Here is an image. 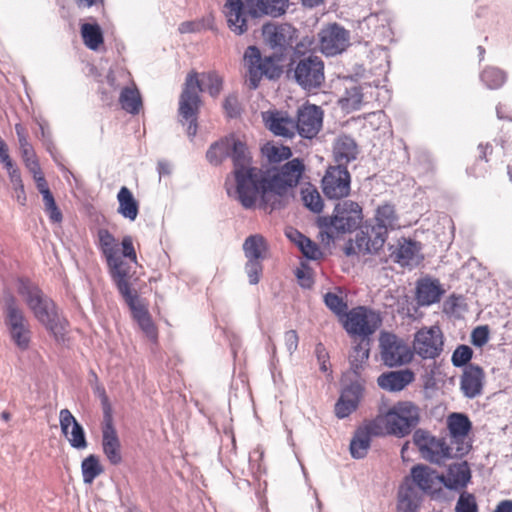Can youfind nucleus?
<instances>
[{"instance_id": "obj_47", "label": "nucleus", "mask_w": 512, "mask_h": 512, "mask_svg": "<svg viewBox=\"0 0 512 512\" xmlns=\"http://www.w3.org/2000/svg\"><path fill=\"white\" fill-rule=\"evenodd\" d=\"M301 197L304 205L315 213H320L323 209V200L317 188L307 184L301 190Z\"/></svg>"}, {"instance_id": "obj_63", "label": "nucleus", "mask_w": 512, "mask_h": 512, "mask_svg": "<svg viewBox=\"0 0 512 512\" xmlns=\"http://www.w3.org/2000/svg\"><path fill=\"white\" fill-rule=\"evenodd\" d=\"M285 345L290 353L296 351L299 343V337L295 330H289L284 335Z\"/></svg>"}, {"instance_id": "obj_25", "label": "nucleus", "mask_w": 512, "mask_h": 512, "mask_svg": "<svg viewBox=\"0 0 512 512\" xmlns=\"http://www.w3.org/2000/svg\"><path fill=\"white\" fill-rule=\"evenodd\" d=\"M262 34L272 48L285 49L292 44L296 29L287 23H267L262 27Z\"/></svg>"}, {"instance_id": "obj_9", "label": "nucleus", "mask_w": 512, "mask_h": 512, "mask_svg": "<svg viewBox=\"0 0 512 512\" xmlns=\"http://www.w3.org/2000/svg\"><path fill=\"white\" fill-rule=\"evenodd\" d=\"M244 64L247 68V83L250 89H256L263 76L275 79L281 75L277 59L274 56L262 57L256 46H249L245 50Z\"/></svg>"}, {"instance_id": "obj_27", "label": "nucleus", "mask_w": 512, "mask_h": 512, "mask_svg": "<svg viewBox=\"0 0 512 512\" xmlns=\"http://www.w3.org/2000/svg\"><path fill=\"white\" fill-rule=\"evenodd\" d=\"M289 0H244V6L247 7L246 15L252 17H261L269 15L278 17L286 12Z\"/></svg>"}, {"instance_id": "obj_44", "label": "nucleus", "mask_w": 512, "mask_h": 512, "mask_svg": "<svg viewBox=\"0 0 512 512\" xmlns=\"http://www.w3.org/2000/svg\"><path fill=\"white\" fill-rule=\"evenodd\" d=\"M121 107L130 114H138L142 101L137 88L124 87L119 96Z\"/></svg>"}, {"instance_id": "obj_8", "label": "nucleus", "mask_w": 512, "mask_h": 512, "mask_svg": "<svg viewBox=\"0 0 512 512\" xmlns=\"http://www.w3.org/2000/svg\"><path fill=\"white\" fill-rule=\"evenodd\" d=\"M4 323L12 342L21 350L30 347L32 332L30 324L12 294L4 296Z\"/></svg>"}, {"instance_id": "obj_58", "label": "nucleus", "mask_w": 512, "mask_h": 512, "mask_svg": "<svg viewBox=\"0 0 512 512\" xmlns=\"http://www.w3.org/2000/svg\"><path fill=\"white\" fill-rule=\"evenodd\" d=\"M295 275L298 279L299 284L303 288H311L312 287V285L314 283L313 273H312V270L308 266L302 264L301 268H298L296 270Z\"/></svg>"}, {"instance_id": "obj_40", "label": "nucleus", "mask_w": 512, "mask_h": 512, "mask_svg": "<svg viewBox=\"0 0 512 512\" xmlns=\"http://www.w3.org/2000/svg\"><path fill=\"white\" fill-rule=\"evenodd\" d=\"M231 152V135L213 143L206 152V158L212 165H220Z\"/></svg>"}, {"instance_id": "obj_23", "label": "nucleus", "mask_w": 512, "mask_h": 512, "mask_svg": "<svg viewBox=\"0 0 512 512\" xmlns=\"http://www.w3.org/2000/svg\"><path fill=\"white\" fill-rule=\"evenodd\" d=\"M60 427L70 445L76 449H85L87 441L83 427L77 422L70 410L62 409L59 413Z\"/></svg>"}, {"instance_id": "obj_15", "label": "nucleus", "mask_w": 512, "mask_h": 512, "mask_svg": "<svg viewBox=\"0 0 512 512\" xmlns=\"http://www.w3.org/2000/svg\"><path fill=\"white\" fill-rule=\"evenodd\" d=\"M449 432L450 443L455 447L458 455L465 456L471 450V440L469 433L472 429V423L468 416L462 413H451L446 420Z\"/></svg>"}, {"instance_id": "obj_4", "label": "nucleus", "mask_w": 512, "mask_h": 512, "mask_svg": "<svg viewBox=\"0 0 512 512\" xmlns=\"http://www.w3.org/2000/svg\"><path fill=\"white\" fill-rule=\"evenodd\" d=\"M419 421L420 409L411 401H399L373 419L382 435L396 437L409 435Z\"/></svg>"}, {"instance_id": "obj_33", "label": "nucleus", "mask_w": 512, "mask_h": 512, "mask_svg": "<svg viewBox=\"0 0 512 512\" xmlns=\"http://www.w3.org/2000/svg\"><path fill=\"white\" fill-rule=\"evenodd\" d=\"M471 478L467 462L455 463L449 466L447 474L440 479L449 489L463 488Z\"/></svg>"}, {"instance_id": "obj_46", "label": "nucleus", "mask_w": 512, "mask_h": 512, "mask_svg": "<svg viewBox=\"0 0 512 512\" xmlns=\"http://www.w3.org/2000/svg\"><path fill=\"white\" fill-rule=\"evenodd\" d=\"M478 151H479L478 159L467 170L468 173L475 178L484 177L486 175V173H487L486 163L488 162L487 156L492 153L493 147H492V145H490L488 143L487 144H479Z\"/></svg>"}, {"instance_id": "obj_41", "label": "nucleus", "mask_w": 512, "mask_h": 512, "mask_svg": "<svg viewBox=\"0 0 512 512\" xmlns=\"http://www.w3.org/2000/svg\"><path fill=\"white\" fill-rule=\"evenodd\" d=\"M81 472L83 482L92 484L94 480L104 472V468L100 463L99 457L94 454L88 455L81 463Z\"/></svg>"}, {"instance_id": "obj_42", "label": "nucleus", "mask_w": 512, "mask_h": 512, "mask_svg": "<svg viewBox=\"0 0 512 512\" xmlns=\"http://www.w3.org/2000/svg\"><path fill=\"white\" fill-rule=\"evenodd\" d=\"M266 249V241L260 234L249 236L243 244V250L247 259L262 260Z\"/></svg>"}, {"instance_id": "obj_17", "label": "nucleus", "mask_w": 512, "mask_h": 512, "mask_svg": "<svg viewBox=\"0 0 512 512\" xmlns=\"http://www.w3.org/2000/svg\"><path fill=\"white\" fill-rule=\"evenodd\" d=\"M323 111L313 104H305L298 110L295 133L307 139L315 137L322 128Z\"/></svg>"}, {"instance_id": "obj_61", "label": "nucleus", "mask_w": 512, "mask_h": 512, "mask_svg": "<svg viewBox=\"0 0 512 512\" xmlns=\"http://www.w3.org/2000/svg\"><path fill=\"white\" fill-rule=\"evenodd\" d=\"M317 360L320 364V370L324 373L329 371V355L323 346V344L319 343L315 349Z\"/></svg>"}, {"instance_id": "obj_48", "label": "nucleus", "mask_w": 512, "mask_h": 512, "mask_svg": "<svg viewBox=\"0 0 512 512\" xmlns=\"http://www.w3.org/2000/svg\"><path fill=\"white\" fill-rule=\"evenodd\" d=\"M480 77L489 89H499L507 79L505 72L497 67H486Z\"/></svg>"}, {"instance_id": "obj_7", "label": "nucleus", "mask_w": 512, "mask_h": 512, "mask_svg": "<svg viewBox=\"0 0 512 512\" xmlns=\"http://www.w3.org/2000/svg\"><path fill=\"white\" fill-rule=\"evenodd\" d=\"M413 442L421 457L433 464H442L452 458H461L455 447L446 440L428 430L417 429L413 434Z\"/></svg>"}, {"instance_id": "obj_20", "label": "nucleus", "mask_w": 512, "mask_h": 512, "mask_svg": "<svg viewBox=\"0 0 512 512\" xmlns=\"http://www.w3.org/2000/svg\"><path fill=\"white\" fill-rule=\"evenodd\" d=\"M125 303L128 305L133 319L137 322L142 332L150 341L156 342L158 339V328L149 313L147 304L138 295L125 300Z\"/></svg>"}, {"instance_id": "obj_34", "label": "nucleus", "mask_w": 512, "mask_h": 512, "mask_svg": "<svg viewBox=\"0 0 512 512\" xmlns=\"http://www.w3.org/2000/svg\"><path fill=\"white\" fill-rule=\"evenodd\" d=\"M420 494L412 484H402L398 490L397 512H416L420 506Z\"/></svg>"}, {"instance_id": "obj_37", "label": "nucleus", "mask_w": 512, "mask_h": 512, "mask_svg": "<svg viewBox=\"0 0 512 512\" xmlns=\"http://www.w3.org/2000/svg\"><path fill=\"white\" fill-rule=\"evenodd\" d=\"M419 251L416 242L405 238L398 241L397 246L391 253L392 259L402 266L409 265Z\"/></svg>"}, {"instance_id": "obj_10", "label": "nucleus", "mask_w": 512, "mask_h": 512, "mask_svg": "<svg viewBox=\"0 0 512 512\" xmlns=\"http://www.w3.org/2000/svg\"><path fill=\"white\" fill-rule=\"evenodd\" d=\"M363 219L361 206L354 201L346 200L335 206L332 217H321L318 224L337 233L351 232L358 228Z\"/></svg>"}, {"instance_id": "obj_57", "label": "nucleus", "mask_w": 512, "mask_h": 512, "mask_svg": "<svg viewBox=\"0 0 512 512\" xmlns=\"http://www.w3.org/2000/svg\"><path fill=\"white\" fill-rule=\"evenodd\" d=\"M94 392H95V394H97V396L100 399L102 409H103V418L113 417L110 400H109V397L106 393L104 386L101 384H96V386L94 388Z\"/></svg>"}, {"instance_id": "obj_5", "label": "nucleus", "mask_w": 512, "mask_h": 512, "mask_svg": "<svg viewBox=\"0 0 512 512\" xmlns=\"http://www.w3.org/2000/svg\"><path fill=\"white\" fill-rule=\"evenodd\" d=\"M121 247L122 256L107 262V266L113 282L125 301L138 295V293L131 288L130 283L133 275L130 263L137 264V254L131 236H124L122 238Z\"/></svg>"}, {"instance_id": "obj_38", "label": "nucleus", "mask_w": 512, "mask_h": 512, "mask_svg": "<svg viewBox=\"0 0 512 512\" xmlns=\"http://www.w3.org/2000/svg\"><path fill=\"white\" fill-rule=\"evenodd\" d=\"M372 237L368 233L361 232L356 235L354 241V249L357 250V253L366 254V253H376L385 243V240L377 233H373Z\"/></svg>"}, {"instance_id": "obj_16", "label": "nucleus", "mask_w": 512, "mask_h": 512, "mask_svg": "<svg viewBox=\"0 0 512 512\" xmlns=\"http://www.w3.org/2000/svg\"><path fill=\"white\" fill-rule=\"evenodd\" d=\"M351 177L344 165L330 166L322 178V190L329 199H342L350 193Z\"/></svg>"}, {"instance_id": "obj_14", "label": "nucleus", "mask_w": 512, "mask_h": 512, "mask_svg": "<svg viewBox=\"0 0 512 512\" xmlns=\"http://www.w3.org/2000/svg\"><path fill=\"white\" fill-rule=\"evenodd\" d=\"M294 77L304 89L319 88L324 82V63L315 55L300 58L294 68Z\"/></svg>"}, {"instance_id": "obj_36", "label": "nucleus", "mask_w": 512, "mask_h": 512, "mask_svg": "<svg viewBox=\"0 0 512 512\" xmlns=\"http://www.w3.org/2000/svg\"><path fill=\"white\" fill-rule=\"evenodd\" d=\"M97 246L105 258L106 263L120 257L119 242L106 228H100L97 231Z\"/></svg>"}, {"instance_id": "obj_62", "label": "nucleus", "mask_w": 512, "mask_h": 512, "mask_svg": "<svg viewBox=\"0 0 512 512\" xmlns=\"http://www.w3.org/2000/svg\"><path fill=\"white\" fill-rule=\"evenodd\" d=\"M5 169L8 173V177L12 185V188L23 184L21 172L19 168L16 166V164H12L11 167L7 166L5 167Z\"/></svg>"}, {"instance_id": "obj_45", "label": "nucleus", "mask_w": 512, "mask_h": 512, "mask_svg": "<svg viewBox=\"0 0 512 512\" xmlns=\"http://www.w3.org/2000/svg\"><path fill=\"white\" fill-rule=\"evenodd\" d=\"M370 353V340L361 339L360 342L355 345L350 353L349 359L350 364L355 373H359L363 364L367 362Z\"/></svg>"}, {"instance_id": "obj_3", "label": "nucleus", "mask_w": 512, "mask_h": 512, "mask_svg": "<svg viewBox=\"0 0 512 512\" xmlns=\"http://www.w3.org/2000/svg\"><path fill=\"white\" fill-rule=\"evenodd\" d=\"M231 157L238 199L243 207L253 204L255 183L261 179V169L251 166V155L245 142L231 135Z\"/></svg>"}, {"instance_id": "obj_18", "label": "nucleus", "mask_w": 512, "mask_h": 512, "mask_svg": "<svg viewBox=\"0 0 512 512\" xmlns=\"http://www.w3.org/2000/svg\"><path fill=\"white\" fill-rule=\"evenodd\" d=\"M320 50L326 56L342 53L349 45V33L337 24L329 25L319 33Z\"/></svg>"}, {"instance_id": "obj_24", "label": "nucleus", "mask_w": 512, "mask_h": 512, "mask_svg": "<svg viewBox=\"0 0 512 512\" xmlns=\"http://www.w3.org/2000/svg\"><path fill=\"white\" fill-rule=\"evenodd\" d=\"M381 430L375 425L373 420L366 422L363 426H360L350 442V453L353 458L360 459L364 458L371 444V438L373 436H381Z\"/></svg>"}, {"instance_id": "obj_13", "label": "nucleus", "mask_w": 512, "mask_h": 512, "mask_svg": "<svg viewBox=\"0 0 512 512\" xmlns=\"http://www.w3.org/2000/svg\"><path fill=\"white\" fill-rule=\"evenodd\" d=\"M412 351L420 358L435 359L443 351L444 336L439 326L422 327L419 329L413 339Z\"/></svg>"}, {"instance_id": "obj_12", "label": "nucleus", "mask_w": 512, "mask_h": 512, "mask_svg": "<svg viewBox=\"0 0 512 512\" xmlns=\"http://www.w3.org/2000/svg\"><path fill=\"white\" fill-rule=\"evenodd\" d=\"M380 316L372 310L359 306L345 313L343 327L351 336L369 339L381 325Z\"/></svg>"}, {"instance_id": "obj_51", "label": "nucleus", "mask_w": 512, "mask_h": 512, "mask_svg": "<svg viewBox=\"0 0 512 512\" xmlns=\"http://www.w3.org/2000/svg\"><path fill=\"white\" fill-rule=\"evenodd\" d=\"M455 512H478V506L473 494L463 492L456 504Z\"/></svg>"}, {"instance_id": "obj_55", "label": "nucleus", "mask_w": 512, "mask_h": 512, "mask_svg": "<svg viewBox=\"0 0 512 512\" xmlns=\"http://www.w3.org/2000/svg\"><path fill=\"white\" fill-rule=\"evenodd\" d=\"M43 202L45 212L47 213L50 221L53 223H60L63 219V216L55 202L53 194L43 198Z\"/></svg>"}, {"instance_id": "obj_54", "label": "nucleus", "mask_w": 512, "mask_h": 512, "mask_svg": "<svg viewBox=\"0 0 512 512\" xmlns=\"http://www.w3.org/2000/svg\"><path fill=\"white\" fill-rule=\"evenodd\" d=\"M326 306L337 315H345L347 304L335 293H327L324 296Z\"/></svg>"}, {"instance_id": "obj_22", "label": "nucleus", "mask_w": 512, "mask_h": 512, "mask_svg": "<svg viewBox=\"0 0 512 512\" xmlns=\"http://www.w3.org/2000/svg\"><path fill=\"white\" fill-rule=\"evenodd\" d=\"M262 120L265 127L275 136L292 138L295 135V121L285 111L262 112Z\"/></svg>"}, {"instance_id": "obj_6", "label": "nucleus", "mask_w": 512, "mask_h": 512, "mask_svg": "<svg viewBox=\"0 0 512 512\" xmlns=\"http://www.w3.org/2000/svg\"><path fill=\"white\" fill-rule=\"evenodd\" d=\"M306 171L304 161L300 158L289 160L271 176L267 177L265 172L261 171V179L257 181L264 189L265 197L269 196V190H275L278 193H287L289 189L296 187L303 178Z\"/></svg>"}, {"instance_id": "obj_56", "label": "nucleus", "mask_w": 512, "mask_h": 512, "mask_svg": "<svg viewBox=\"0 0 512 512\" xmlns=\"http://www.w3.org/2000/svg\"><path fill=\"white\" fill-rule=\"evenodd\" d=\"M263 266L261 260L248 259L246 263V272L249 278L250 284H257L260 281Z\"/></svg>"}, {"instance_id": "obj_50", "label": "nucleus", "mask_w": 512, "mask_h": 512, "mask_svg": "<svg viewBox=\"0 0 512 512\" xmlns=\"http://www.w3.org/2000/svg\"><path fill=\"white\" fill-rule=\"evenodd\" d=\"M15 131L18 137V142L20 146V151L22 155L23 162L28 161L29 159L35 158V152L33 147L28 141V136L26 129L21 124L15 125Z\"/></svg>"}, {"instance_id": "obj_26", "label": "nucleus", "mask_w": 512, "mask_h": 512, "mask_svg": "<svg viewBox=\"0 0 512 512\" xmlns=\"http://www.w3.org/2000/svg\"><path fill=\"white\" fill-rule=\"evenodd\" d=\"M223 13L229 29L236 35H242L248 30L246 11L242 0H226Z\"/></svg>"}, {"instance_id": "obj_31", "label": "nucleus", "mask_w": 512, "mask_h": 512, "mask_svg": "<svg viewBox=\"0 0 512 512\" xmlns=\"http://www.w3.org/2000/svg\"><path fill=\"white\" fill-rule=\"evenodd\" d=\"M361 389L357 385L345 388L335 404V414L342 419L349 416L358 407Z\"/></svg>"}, {"instance_id": "obj_30", "label": "nucleus", "mask_w": 512, "mask_h": 512, "mask_svg": "<svg viewBox=\"0 0 512 512\" xmlns=\"http://www.w3.org/2000/svg\"><path fill=\"white\" fill-rule=\"evenodd\" d=\"M415 379L410 369L391 371L379 376L378 385L388 391H401Z\"/></svg>"}, {"instance_id": "obj_64", "label": "nucleus", "mask_w": 512, "mask_h": 512, "mask_svg": "<svg viewBox=\"0 0 512 512\" xmlns=\"http://www.w3.org/2000/svg\"><path fill=\"white\" fill-rule=\"evenodd\" d=\"M24 164L26 168L29 170V172L32 174L33 179L43 175L40 164L36 157L29 159L28 161H25Z\"/></svg>"}, {"instance_id": "obj_60", "label": "nucleus", "mask_w": 512, "mask_h": 512, "mask_svg": "<svg viewBox=\"0 0 512 512\" xmlns=\"http://www.w3.org/2000/svg\"><path fill=\"white\" fill-rule=\"evenodd\" d=\"M223 108L228 117L233 118L239 115L240 109L238 99L235 95H229L225 98Z\"/></svg>"}, {"instance_id": "obj_32", "label": "nucleus", "mask_w": 512, "mask_h": 512, "mask_svg": "<svg viewBox=\"0 0 512 512\" xmlns=\"http://www.w3.org/2000/svg\"><path fill=\"white\" fill-rule=\"evenodd\" d=\"M333 153L339 165L347 164L356 159L358 146L352 137L339 135L334 142Z\"/></svg>"}, {"instance_id": "obj_11", "label": "nucleus", "mask_w": 512, "mask_h": 512, "mask_svg": "<svg viewBox=\"0 0 512 512\" xmlns=\"http://www.w3.org/2000/svg\"><path fill=\"white\" fill-rule=\"evenodd\" d=\"M379 348L381 360L388 367L409 364L414 357V353L406 341L390 332H381Z\"/></svg>"}, {"instance_id": "obj_49", "label": "nucleus", "mask_w": 512, "mask_h": 512, "mask_svg": "<svg viewBox=\"0 0 512 512\" xmlns=\"http://www.w3.org/2000/svg\"><path fill=\"white\" fill-rule=\"evenodd\" d=\"M411 475L418 486V490L421 489L425 492L432 490L433 475L427 467L417 465L412 468Z\"/></svg>"}, {"instance_id": "obj_43", "label": "nucleus", "mask_w": 512, "mask_h": 512, "mask_svg": "<svg viewBox=\"0 0 512 512\" xmlns=\"http://www.w3.org/2000/svg\"><path fill=\"white\" fill-rule=\"evenodd\" d=\"M261 185L258 184V183H255V194H254V198H253V204L249 207H245L246 209H250V208H253L256 204V201L258 199L259 196H261V206L264 208V209H270V211L274 210V209H278L280 207H282V197L286 194V193H278L277 191L275 190H269V196L268 197H265V194H264V189L260 187Z\"/></svg>"}, {"instance_id": "obj_35", "label": "nucleus", "mask_w": 512, "mask_h": 512, "mask_svg": "<svg viewBox=\"0 0 512 512\" xmlns=\"http://www.w3.org/2000/svg\"><path fill=\"white\" fill-rule=\"evenodd\" d=\"M118 213L124 218L134 221L139 214V203L129 188L123 186L117 194Z\"/></svg>"}, {"instance_id": "obj_39", "label": "nucleus", "mask_w": 512, "mask_h": 512, "mask_svg": "<svg viewBox=\"0 0 512 512\" xmlns=\"http://www.w3.org/2000/svg\"><path fill=\"white\" fill-rule=\"evenodd\" d=\"M80 32L83 43L91 50L97 51L104 43L103 32L96 23H83Z\"/></svg>"}, {"instance_id": "obj_1", "label": "nucleus", "mask_w": 512, "mask_h": 512, "mask_svg": "<svg viewBox=\"0 0 512 512\" xmlns=\"http://www.w3.org/2000/svg\"><path fill=\"white\" fill-rule=\"evenodd\" d=\"M223 86L222 78L216 72L197 73L191 71L187 74L179 98V116L183 125L186 123V132L194 137L198 130V114L201 106L200 92L207 91L212 97H217Z\"/></svg>"}, {"instance_id": "obj_19", "label": "nucleus", "mask_w": 512, "mask_h": 512, "mask_svg": "<svg viewBox=\"0 0 512 512\" xmlns=\"http://www.w3.org/2000/svg\"><path fill=\"white\" fill-rule=\"evenodd\" d=\"M371 232L377 233L386 241L388 231L401 228V217L396 206L389 202L380 204L374 213Z\"/></svg>"}, {"instance_id": "obj_29", "label": "nucleus", "mask_w": 512, "mask_h": 512, "mask_svg": "<svg viewBox=\"0 0 512 512\" xmlns=\"http://www.w3.org/2000/svg\"><path fill=\"white\" fill-rule=\"evenodd\" d=\"M444 292L437 279L424 278L417 284V301L421 306H428L439 302Z\"/></svg>"}, {"instance_id": "obj_59", "label": "nucleus", "mask_w": 512, "mask_h": 512, "mask_svg": "<svg viewBox=\"0 0 512 512\" xmlns=\"http://www.w3.org/2000/svg\"><path fill=\"white\" fill-rule=\"evenodd\" d=\"M299 249L303 255L309 259L316 260L322 255V252L320 251L317 244L312 242L309 238L304 240L303 245L300 246Z\"/></svg>"}, {"instance_id": "obj_53", "label": "nucleus", "mask_w": 512, "mask_h": 512, "mask_svg": "<svg viewBox=\"0 0 512 512\" xmlns=\"http://www.w3.org/2000/svg\"><path fill=\"white\" fill-rule=\"evenodd\" d=\"M473 350L467 345L458 346L452 354L451 361L455 367L466 365L472 358Z\"/></svg>"}, {"instance_id": "obj_21", "label": "nucleus", "mask_w": 512, "mask_h": 512, "mask_svg": "<svg viewBox=\"0 0 512 512\" xmlns=\"http://www.w3.org/2000/svg\"><path fill=\"white\" fill-rule=\"evenodd\" d=\"M102 450L112 465L122 462L121 442L113 423V417L103 418L102 422Z\"/></svg>"}, {"instance_id": "obj_52", "label": "nucleus", "mask_w": 512, "mask_h": 512, "mask_svg": "<svg viewBox=\"0 0 512 512\" xmlns=\"http://www.w3.org/2000/svg\"><path fill=\"white\" fill-rule=\"evenodd\" d=\"M265 153L270 161L280 162L282 160L289 159L292 155L291 149L287 146H267L265 147Z\"/></svg>"}, {"instance_id": "obj_2", "label": "nucleus", "mask_w": 512, "mask_h": 512, "mask_svg": "<svg viewBox=\"0 0 512 512\" xmlns=\"http://www.w3.org/2000/svg\"><path fill=\"white\" fill-rule=\"evenodd\" d=\"M27 308L34 318L59 341L64 339L68 321L59 313L55 302L42 289L27 279H20L17 287Z\"/></svg>"}, {"instance_id": "obj_28", "label": "nucleus", "mask_w": 512, "mask_h": 512, "mask_svg": "<svg viewBox=\"0 0 512 512\" xmlns=\"http://www.w3.org/2000/svg\"><path fill=\"white\" fill-rule=\"evenodd\" d=\"M484 377V371L481 367L473 364L467 365L460 381L463 394L468 398L479 396L482 393Z\"/></svg>"}]
</instances>
